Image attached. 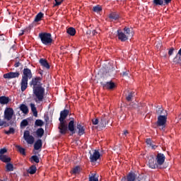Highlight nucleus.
Returning a JSON list of instances; mask_svg holds the SVG:
<instances>
[{"mask_svg":"<svg viewBox=\"0 0 181 181\" xmlns=\"http://www.w3.org/2000/svg\"><path fill=\"white\" fill-rule=\"evenodd\" d=\"M109 18L112 21H118V19L119 18V14L115 12H112L110 14H109Z\"/></svg>","mask_w":181,"mask_h":181,"instance_id":"4be33fe9","label":"nucleus"},{"mask_svg":"<svg viewBox=\"0 0 181 181\" xmlns=\"http://www.w3.org/2000/svg\"><path fill=\"white\" fill-rule=\"evenodd\" d=\"M61 1H64V0H61Z\"/></svg>","mask_w":181,"mask_h":181,"instance_id":"338daca9","label":"nucleus"},{"mask_svg":"<svg viewBox=\"0 0 181 181\" xmlns=\"http://www.w3.org/2000/svg\"><path fill=\"white\" fill-rule=\"evenodd\" d=\"M128 73H129V71H124V72H122V75L123 77H127L128 76Z\"/></svg>","mask_w":181,"mask_h":181,"instance_id":"603ef678","label":"nucleus"},{"mask_svg":"<svg viewBox=\"0 0 181 181\" xmlns=\"http://www.w3.org/2000/svg\"><path fill=\"white\" fill-rule=\"evenodd\" d=\"M45 134V130L42 128H40L37 130V135L39 138H42Z\"/></svg>","mask_w":181,"mask_h":181,"instance_id":"2f4dec72","label":"nucleus"},{"mask_svg":"<svg viewBox=\"0 0 181 181\" xmlns=\"http://www.w3.org/2000/svg\"><path fill=\"white\" fill-rule=\"evenodd\" d=\"M20 110L22 111V112H23V114H28V112H29V109L25 105H21L20 106Z\"/></svg>","mask_w":181,"mask_h":181,"instance_id":"a878e982","label":"nucleus"},{"mask_svg":"<svg viewBox=\"0 0 181 181\" xmlns=\"http://www.w3.org/2000/svg\"><path fill=\"white\" fill-rule=\"evenodd\" d=\"M130 107H132L133 108H138V105L136 103H132L130 104Z\"/></svg>","mask_w":181,"mask_h":181,"instance_id":"3c124183","label":"nucleus"},{"mask_svg":"<svg viewBox=\"0 0 181 181\" xmlns=\"http://www.w3.org/2000/svg\"><path fill=\"white\" fill-rule=\"evenodd\" d=\"M168 121V113L158 117L156 122L157 127H159L160 129H165L166 127V122Z\"/></svg>","mask_w":181,"mask_h":181,"instance_id":"7ed1b4c3","label":"nucleus"},{"mask_svg":"<svg viewBox=\"0 0 181 181\" xmlns=\"http://www.w3.org/2000/svg\"><path fill=\"white\" fill-rule=\"evenodd\" d=\"M93 153H90V162H97V160L100 159V156H101V154L100 153V151L98 150H93Z\"/></svg>","mask_w":181,"mask_h":181,"instance_id":"6e6552de","label":"nucleus"},{"mask_svg":"<svg viewBox=\"0 0 181 181\" xmlns=\"http://www.w3.org/2000/svg\"><path fill=\"white\" fill-rule=\"evenodd\" d=\"M42 140L38 139L34 144V149H35V151H39V149H42Z\"/></svg>","mask_w":181,"mask_h":181,"instance_id":"412c9836","label":"nucleus"},{"mask_svg":"<svg viewBox=\"0 0 181 181\" xmlns=\"http://www.w3.org/2000/svg\"><path fill=\"white\" fill-rule=\"evenodd\" d=\"M7 151L6 148H1L0 150V156H4V153H6Z\"/></svg>","mask_w":181,"mask_h":181,"instance_id":"de8ad7c7","label":"nucleus"},{"mask_svg":"<svg viewBox=\"0 0 181 181\" xmlns=\"http://www.w3.org/2000/svg\"><path fill=\"white\" fill-rule=\"evenodd\" d=\"M146 142L147 145H149L150 146H151L152 149H155L156 148V146L152 144V140H151V139H147Z\"/></svg>","mask_w":181,"mask_h":181,"instance_id":"c9c22d12","label":"nucleus"},{"mask_svg":"<svg viewBox=\"0 0 181 181\" xmlns=\"http://www.w3.org/2000/svg\"><path fill=\"white\" fill-rule=\"evenodd\" d=\"M9 103V98L5 96L0 97V104H8Z\"/></svg>","mask_w":181,"mask_h":181,"instance_id":"bb28decb","label":"nucleus"},{"mask_svg":"<svg viewBox=\"0 0 181 181\" xmlns=\"http://www.w3.org/2000/svg\"><path fill=\"white\" fill-rule=\"evenodd\" d=\"M100 11H103V8L100 6H97L93 7V11L94 12H100Z\"/></svg>","mask_w":181,"mask_h":181,"instance_id":"37998d69","label":"nucleus"},{"mask_svg":"<svg viewBox=\"0 0 181 181\" xmlns=\"http://www.w3.org/2000/svg\"><path fill=\"white\" fill-rule=\"evenodd\" d=\"M148 166L151 168V169H156V168H158L159 165H158V163L156 160H155L153 156H150L148 157Z\"/></svg>","mask_w":181,"mask_h":181,"instance_id":"0eeeda50","label":"nucleus"},{"mask_svg":"<svg viewBox=\"0 0 181 181\" xmlns=\"http://www.w3.org/2000/svg\"><path fill=\"white\" fill-rule=\"evenodd\" d=\"M54 1H55V4H54V6H59L62 5V2H63V1L62 0H54Z\"/></svg>","mask_w":181,"mask_h":181,"instance_id":"49530a36","label":"nucleus"},{"mask_svg":"<svg viewBox=\"0 0 181 181\" xmlns=\"http://www.w3.org/2000/svg\"><path fill=\"white\" fill-rule=\"evenodd\" d=\"M178 119H181V113L178 115Z\"/></svg>","mask_w":181,"mask_h":181,"instance_id":"0e129e2a","label":"nucleus"},{"mask_svg":"<svg viewBox=\"0 0 181 181\" xmlns=\"http://www.w3.org/2000/svg\"><path fill=\"white\" fill-rule=\"evenodd\" d=\"M117 36L118 39L121 40L122 42H125V40H128V36H127V34L125 33H122L121 30H117Z\"/></svg>","mask_w":181,"mask_h":181,"instance_id":"2eb2a0df","label":"nucleus"},{"mask_svg":"<svg viewBox=\"0 0 181 181\" xmlns=\"http://www.w3.org/2000/svg\"><path fill=\"white\" fill-rule=\"evenodd\" d=\"M31 158L33 159V160H34V162H35V163H39L40 160H39V157H37V156H33L31 157Z\"/></svg>","mask_w":181,"mask_h":181,"instance_id":"c03bdc74","label":"nucleus"},{"mask_svg":"<svg viewBox=\"0 0 181 181\" xmlns=\"http://www.w3.org/2000/svg\"><path fill=\"white\" fill-rule=\"evenodd\" d=\"M35 124L37 127H43L45 123L40 119H37Z\"/></svg>","mask_w":181,"mask_h":181,"instance_id":"58836bf2","label":"nucleus"},{"mask_svg":"<svg viewBox=\"0 0 181 181\" xmlns=\"http://www.w3.org/2000/svg\"><path fill=\"white\" fill-rule=\"evenodd\" d=\"M165 5H168L169 4H170V2H172V0H163Z\"/></svg>","mask_w":181,"mask_h":181,"instance_id":"5fc2aeb1","label":"nucleus"},{"mask_svg":"<svg viewBox=\"0 0 181 181\" xmlns=\"http://www.w3.org/2000/svg\"><path fill=\"white\" fill-rule=\"evenodd\" d=\"M0 160H2V162L8 163L11 162V158H9L5 155L1 156H0Z\"/></svg>","mask_w":181,"mask_h":181,"instance_id":"cd10ccee","label":"nucleus"},{"mask_svg":"<svg viewBox=\"0 0 181 181\" xmlns=\"http://www.w3.org/2000/svg\"><path fill=\"white\" fill-rule=\"evenodd\" d=\"M33 94L35 97V103L40 104L43 101V98H45V89L41 87H35L33 89Z\"/></svg>","mask_w":181,"mask_h":181,"instance_id":"f03ea898","label":"nucleus"},{"mask_svg":"<svg viewBox=\"0 0 181 181\" xmlns=\"http://www.w3.org/2000/svg\"><path fill=\"white\" fill-rule=\"evenodd\" d=\"M129 134V132H128V130H124V131L123 132V135H124V136H127Z\"/></svg>","mask_w":181,"mask_h":181,"instance_id":"864d4df0","label":"nucleus"},{"mask_svg":"<svg viewBox=\"0 0 181 181\" xmlns=\"http://www.w3.org/2000/svg\"><path fill=\"white\" fill-rule=\"evenodd\" d=\"M87 35H91V31L90 30H89V31H87Z\"/></svg>","mask_w":181,"mask_h":181,"instance_id":"680f3d73","label":"nucleus"},{"mask_svg":"<svg viewBox=\"0 0 181 181\" xmlns=\"http://www.w3.org/2000/svg\"><path fill=\"white\" fill-rule=\"evenodd\" d=\"M155 5H163V0H153Z\"/></svg>","mask_w":181,"mask_h":181,"instance_id":"79ce46f5","label":"nucleus"},{"mask_svg":"<svg viewBox=\"0 0 181 181\" xmlns=\"http://www.w3.org/2000/svg\"><path fill=\"white\" fill-rule=\"evenodd\" d=\"M29 125V122L26 119H23L21 123V127H28Z\"/></svg>","mask_w":181,"mask_h":181,"instance_id":"a19ab883","label":"nucleus"},{"mask_svg":"<svg viewBox=\"0 0 181 181\" xmlns=\"http://www.w3.org/2000/svg\"><path fill=\"white\" fill-rule=\"evenodd\" d=\"M92 122L93 125H98V124H100V121L98 120V119H93L92 120Z\"/></svg>","mask_w":181,"mask_h":181,"instance_id":"09e8293b","label":"nucleus"},{"mask_svg":"<svg viewBox=\"0 0 181 181\" xmlns=\"http://www.w3.org/2000/svg\"><path fill=\"white\" fill-rule=\"evenodd\" d=\"M89 181H98V178L96 177L95 175L92 174V176L89 177Z\"/></svg>","mask_w":181,"mask_h":181,"instance_id":"a18cd8bd","label":"nucleus"},{"mask_svg":"<svg viewBox=\"0 0 181 181\" xmlns=\"http://www.w3.org/2000/svg\"><path fill=\"white\" fill-rule=\"evenodd\" d=\"M13 114H15L13 109L11 107H6L4 110V121H7V122L11 121V119L13 118Z\"/></svg>","mask_w":181,"mask_h":181,"instance_id":"39448f33","label":"nucleus"},{"mask_svg":"<svg viewBox=\"0 0 181 181\" xmlns=\"http://www.w3.org/2000/svg\"><path fill=\"white\" fill-rule=\"evenodd\" d=\"M69 110H64L60 112V117L59 118V124L58 129H59L60 134L64 135L67 132V121H66V118H67V115H69Z\"/></svg>","mask_w":181,"mask_h":181,"instance_id":"f257e3e1","label":"nucleus"},{"mask_svg":"<svg viewBox=\"0 0 181 181\" xmlns=\"http://www.w3.org/2000/svg\"><path fill=\"white\" fill-rule=\"evenodd\" d=\"M40 63L41 66H42V67H45V69H47V70H49V69H50V65H49L47 60H46L45 59H40Z\"/></svg>","mask_w":181,"mask_h":181,"instance_id":"aec40b11","label":"nucleus"},{"mask_svg":"<svg viewBox=\"0 0 181 181\" xmlns=\"http://www.w3.org/2000/svg\"><path fill=\"white\" fill-rule=\"evenodd\" d=\"M156 114L157 115H165V114H168V112H166V110H163L162 107H158L156 110Z\"/></svg>","mask_w":181,"mask_h":181,"instance_id":"393cba45","label":"nucleus"},{"mask_svg":"<svg viewBox=\"0 0 181 181\" xmlns=\"http://www.w3.org/2000/svg\"><path fill=\"white\" fill-rule=\"evenodd\" d=\"M175 49L173 47H171L169 51H168V54L169 56H172V54H173V52H174Z\"/></svg>","mask_w":181,"mask_h":181,"instance_id":"8fccbe9b","label":"nucleus"},{"mask_svg":"<svg viewBox=\"0 0 181 181\" xmlns=\"http://www.w3.org/2000/svg\"><path fill=\"white\" fill-rule=\"evenodd\" d=\"M42 78L40 77H36L33 78L31 85L33 86V90H35V87H42Z\"/></svg>","mask_w":181,"mask_h":181,"instance_id":"9d476101","label":"nucleus"},{"mask_svg":"<svg viewBox=\"0 0 181 181\" xmlns=\"http://www.w3.org/2000/svg\"><path fill=\"white\" fill-rule=\"evenodd\" d=\"M19 72H9L4 75V78H16L19 77Z\"/></svg>","mask_w":181,"mask_h":181,"instance_id":"f8f14e48","label":"nucleus"},{"mask_svg":"<svg viewBox=\"0 0 181 181\" xmlns=\"http://www.w3.org/2000/svg\"><path fill=\"white\" fill-rule=\"evenodd\" d=\"M6 168L8 172L13 171V165L11 163H7Z\"/></svg>","mask_w":181,"mask_h":181,"instance_id":"f704fd0d","label":"nucleus"},{"mask_svg":"<svg viewBox=\"0 0 181 181\" xmlns=\"http://www.w3.org/2000/svg\"><path fill=\"white\" fill-rule=\"evenodd\" d=\"M29 79L25 78H22L21 82V91H25L28 88V81Z\"/></svg>","mask_w":181,"mask_h":181,"instance_id":"f3484780","label":"nucleus"},{"mask_svg":"<svg viewBox=\"0 0 181 181\" xmlns=\"http://www.w3.org/2000/svg\"><path fill=\"white\" fill-rule=\"evenodd\" d=\"M23 78H27V80H29V78H32V71L28 68H25L23 71Z\"/></svg>","mask_w":181,"mask_h":181,"instance_id":"9b49d317","label":"nucleus"},{"mask_svg":"<svg viewBox=\"0 0 181 181\" xmlns=\"http://www.w3.org/2000/svg\"><path fill=\"white\" fill-rule=\"evenodd\" d=\"M134 94H135V92L129 93V95L127 96L126 100H127L128 101H131L134 98Z\"/></svg>","mask_w":181,"mask_h":181,"instance_id":"e433bc0d","label":"nucleus"},{"mask_svg":"<svg viewBox=\"0 0 181 181\" xmlns=\"http://www.w3.org/2000/svg\"><path fill=\"white\" fill-rule=\"evenodd\" d=\"M19 66H21V63H19V62H17V63H16V64H14V66H15V67H19Z\"/></svg>","mask_w":181,"mask_h":181,"instance_id":"4d7b16f0","label":"nucleus"},{"mask_svg":"<svg viewBox=\"0 0 181 181\" xmlns=\"http://www.w3.org/2000/svg\"><path fill=\"white\" fill-rule=\"evenodd\" d=\"M77 129H78V135L84 134V127L81 126V124H77Z\"/></svg>","mask_w":181,"mask_h":181,"instance_id":"7c9ffc66","label":"nucleus"},{"mask_svg":"<svg viewBox=\"0 0 181 181\" xmlns=\"http://www.w3.org/2000/svg\"><path fill=\"white\" fill-rule=\"evenodd\" d=\"M23 138L27 144H29L30 145H32V144L35 142V137L30 135V132L28 130L24 132Z\"/></svg>","mask_w":181,"mask_h":181,"instance_id":"423d86ee","label":"nucleus"},{"mask_svg":"<svg viewBox=\"0 0 181 181\" xmlns=\"http://www.w3.org/2000/svg\"><path fill=\"white\" fill-rule=\"evenodd\" d=\"M108 123V120L107 119V117L105 116L103 117L100 119V122L98 124V128H105L107 126V124Z\"/></svg>","mask_w":181,"mask_h":181,"instance_id":"4468645a","label":"nucleus"},{"mask_svg":"<svg viewBox=\"0 0 181 181\" xmlns=\"http://www.w3.org/2000/svg\"><path fill=\"white\" fill-rule=\"evenodd\" d=\"M127 181H141V178H139V176H137L134 173H130L127 175Z\"/></svg>","mask_w":181,"mask_h":181,"instance_id":"ddd939ff","label":"nucleus"},{"mask_svg":"<svg viewBox=\"0 0 181 181\" xmlns=\"http://www.w3.org/2000/svg\"><path fill=\"white\" fill-rule=\"evenodd\" d=\"M16 148L18 149V152L21 153V155H26L25 153V148L21 147V146H16Z\"/></svg>","mask_w":181,"mask_h":181,"instance_id":"72a5a7b5","label":"nucleus"},{"mask_svg":"<svg viewBox=\"0 0 181 181\" xmlns=\"http://www.w3.org/2000/svg\"><path fill=\"white\" fill-rule=\"evenodd\" d=\"M66 32L68 35H70L71 36H74V35H76V29L71 27L68 28Z\"/></svg>","mask_w":181,"mask_h":181,"instance_id":"c756f323","label":"nucleus"},{"mask_svg":"<svg viewBox=\"0 0 181 181\" xmlns=\"http://www.w3.org/2000/svg\"><path fill=\"white\" fill-rule=\"evenodd\" d=\"M124 32L127 37H132V36H134V31L132 30V29L125 27L124 28Z\"/></svg>","mask_w":181,"mask_h":181,"instance_id":"6ab92c4d","label":"nucleus"},{"mask_svg":"<svg viewBox=\"0 0 181 181\" xmlns=\"http://www.w3.org/2000/svg\"><path fill=\"white\" fill-rule=\"evenodd\" d=\"M30 106L34 117H37V109H36V106L35 105V104L30 103Z\"/></svg>","mask_w":181,"mask_h":181,"instance_id":"5701e85b","label":"nucleus"},{"mask_svg":"<svg viewBox=\"0 0 181 181\" xmlns=\"http://www.w3.org/2000/svg\"><path fill=\"white\" fill-rule=\"evenodd\" d=\"M39 37L41 39L42 43L43 45H50L53 40L52 39V34L47 33H41L39 34Z\"/></svg>","mask_w":181,"mask_h":181,"instance_id":"20e7f679","label":"nucleus"},{"mask_svg":"<svg viewBox=\"0 0 181 181\" xmlns=\"http://www.w3.org/2000/svg\"><path fill=\"white\" fill-rule=\"evenodd\" d=\"M36 166L32 165L28 170V173H30V175H35L36 173Z\"/></svg>","mask_w":181,"mask_h":181,"instance_id":"c85d7f7f","label":"nucleus"},{"mask_svg":"<svg viewBox=\"0 0 181 181\" xmlns=\"http://www.w3.org/2000/svg\"><path fill=\"white\" fill-rule=\"evenodd\" d=\"M67 129H69V131L71 132V134H76V130L74 128V119H72L69 124H67Z\"/></svg>","mask_w":181,"mask_h":181,"instance_id":"dca6fc26","label":"nucleus"},{"mask_svg":"<svg viewBox=\"0 0 181 181\" xmlns=\"http://www.w3.org/2000/svg\"><path fill=\"white\" fill-rule=\"evenodd\" d=\"M126 180H127V178L125 177L122 179V181H126Z\"/></svg>","mask_w":181,"mask_h":181,"instance_id":"69168bd1","label":"nucleus"},{"mask_svg":"<svg viewBox=\"0 0 181 181\" xmlns=\"http://www.w3.org/2000/svg\"><path fill=\"white\" fill-rule=\"evenodd\" d=\"M177 55L181 56V48H180V50L178 51Z\"/></svg>","mask_w":181,"mask_h":181,"instance_id":"bf43d9fd","label":"nucleus"},{"mask_svg":"<svg viewBox=\"0 0 181 181\" xmlns=\"http://www.w3.org/2000/svg\"><path fill=\"white\" fill-rule=\"evenodd\" d=\"M5 124H6V122L5 121L1 120V119H0V127L5 125Z\"/></svg>","mask_w":181,"mask_h":181,"instance_id":"6e6d98bb","label":"nucleus"},{"mask_svg":"<svg viewBox=\"0 0 181 181\" xmlns=\"http://www.w3.org/2000/svg\"><path fill=\"white\" fill-rule=\"evenodd\" d=\"M23 33H24V31H22V33L19 34V36H22Z\"/></svg>","mask_w":181,"mask_h":181,"instance_id":"e2e57ef3","label":"nucleus"},{"mask_svg":"<svg viewBox=\"0 0 181 181\" xmlns=\"http://www.w3.org/2000/svg\"><path fill=\"white\" fill-rule=\"evenodd\" d=\"M42 18H43V13H39L35 18V22H40V21H42Z\"/></svg>","mask_w":181,"mask_h":181,"instance_id":"473e14b6","label":"nucleus"},{"mask_svg":"<svg viewBox=\"0 0 181 181\" xmlns=\"http://www.w3.org/2000/svg\"><path fill=\"white\" fill-rule=\"evenodd\" d=\"M97 33V32L95 31V30H93V32H92V35H93V36H95V34Z\"/></svg>","mask_w":181,"mask_h":181,"instance_id":"13d9d810","label":"nucleus"},{"mask_svg":"<svg viewBox=\"0 0 181 181\" xmlns=\"http://www.w3.org/2000/svg\"><path fill=\"white\" fill-rule=\"evenodd\" d=\"M161 46H162V44H161V43H159L158 45H157L158 49H159V47H161Z\"/></svg>","mask_w":181,"mask_h":181,"instance_id":"052dcab7","label":"nucleus"},{"mask_svg":"<svg viewBox=\"0 0 181 181\" xmlns=\"http://www.w3.org/2000/svg\"><path fill=\"white\" fill-rule=\"evenodd\" d=\"M103 86L104 88H107V90H112L113 88H115V83L112 81L103 83Z\"/></svg>","mask_w":181,"mask_h":181,"instance_id":"a211bd4d","label":"nucleus"},{"mask_svg":"<svg viewBox=\"0 0 181 181\" xmlns=\"http://www.w3.org/2000/svg\"><path fill=\"white\" fill-rule=\"evenodd\" d=\"M72 173H74V175H78V173H80V167L78 166L75 167L72 170Z\"/></svg>","mask_w":181,"mask_h":181,"instance_id":"4c0bfd02","label":"nucleus"},{"mask_svg":"<svg viewBox=\"0 0 181 181\" xmlns=\"http://www.w3.org/2000/svg\"><path fill=\"white\" fill-rule=\"evenodd\" d=\"M173 62L175 64H180L181 65V55H177L173 59Z\"/></svg>","mask_w":181,"mask_h":181,"instance_id":"b1692460","label":"nucleus"},{"mask_svg":"<svg viewBox=\"0 0 181 181\" xmlns=\"http://www.w3.org/2000/svg\"><path fill=\"white\" fill-rule=\"evenodd\" d=\"M165 159H166V157H165V155L163 153H158L156 157V160L157 162V164L158 166H162L163 163H165Z\"/></svg>","mask_w":181,"mask_h":181,"instance_id":"1a4fd4ad","label":"nucleus"},{"mask_svg":"<svg viewBox=\"0 0 181 181\" xmlns=\"http://www.w3.org/2000/svg\"><path fill=\"white\" fill-rule=\"evenodd\" d=\"M5 134L6 135H11V134H15V129L13 127H11L8 131H6Z\"/></svg>","mask_w":181,"mask_h":181,"instance_id":"ea45409f","label":"nucleus"}]
</instances>
